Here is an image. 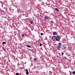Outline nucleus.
Here are the masks:
<instances>
[{
    "label": "nucleus",
    "mask_w": 75,
    "mask_h": 75,
    "mask_svg": "<svg viewBox=\"0 0 75 75\" xmlns=\"http://www.w3.org/2000/svg\"><path fill=\"white\" fill-rule=\"evenodd\" d=\"M52 39L54 41H59L60 40L59 36H57V37L55 36H53L52 37Z\"/></svg>",
    "instance_id": "obj_1"
},
{
    "label": "nucleus",
    "mask_w": 75,
    "mask_h": 75,
    "mask_svg": "<svg viewBox=\"0 0 75 75\" xmlns=\"http://www.w3.org/2000/svg\"><path fill=\"white\" fill-rule=\"evenodd\" d=\"M53 35H55L58 34V33L55 31H54V32H53Z\"/></svg>",
    "instance_id": "obj_2"
},
{
    "label": "nucleus",
    "mask_w": 75,
    "mask_h": 75,
    "mask_svg": "<svg viewBox=\"0 0 75 75\" xmlns=\"http://www.w3.org/2000/svg\"><path fill=\"white\" fill-rule=\"evenodd\" d=\"M61 48V46H57V48L58 50H60V48Z\"/></svg>",
    "instance_id": "obj_3"
},
{
    "label": "nucleus",
    "mask_w": 75,
    "mask_h": 75,
    "mask_svg": "<svg viewBox=\"0 0 75 75\" xmlns=\"http://www.w3.org/2000/svg\"><path fill=\"white\" fill-rule=\"evenodd\" d=\"M45 20H47V19H48V17L47 16H46L45 17Z\"/></svg>",
    "instance_id": "obj_4"
},
{
    "label": "nucleus",
    "mask_w": 75,
    "mask_h": 75,
    "mask_svg": "<svg viewBox=\"0 0 75 75\" xmlns=\"http://www.w3.org/2000/svg\"><path fill=\"white\" fill-rule=\"evenodd\" d=\"M55 10H56V11H59V10H58V9L57 8H55Z\"/></svg>",
    "instance_id": "obj_5"
},
{
    "label": "nucleus",
    "mask_w": 75,
    "mask_h": 75,
    "mask_svg": "<svg viewBox=\"0 0 75 75\" xmlns=\"http://www.w3.org/2000/svg\"><path fill=\"white\" fill-rule=\"evenodd\" d=\"M2 44H6V42H2Z\"/></svg>",
    "instance_id": "obj_6"
},
{
    "label": "nucleus",
    "mask_w": 75,
    "mask_h": 75,
    "mask_svg": "<svg viewBox=\"0 0 75 75\" xmlns=\"http://www.w3.org/2000/svg\"><path fill=\"white\" fill-rule=\"evenodd\" d=\"M67 47H66V46H64V49L65 50H66V49H67Z\"/></svg>",
    "instance_id": "obj_7"
},
{
    "label": "nucleus",
    "mask_w": 75,
    "mask_h": 75,
    "mask_svg": "<svg viewBox=\"0 0 75 75\" xmlns=\"http://www.w3.org/2000/svg\"><path fill=\"white\" fill-rule=\"evenodd\" d=\"M27 47H28V48H31V46L29 45H27Z\"/></svg>",
    "instance_id": "obj_8"
},
{
    "label": "nucleus",
    "mask_w": 75,
    "mask_h": 75,
    "mask_svg": "<svg viewBox=\"0 0 75 75\" xmlns=\"http://www.w3.org/2000/svg\"><path fill=\"white\" fill-rule=\"evenodd\" d=\"M30 24H33V21H31L30 23Z\"/></svg>",
    "instance_id": "obj_9"
},
{
    "label": "nucleus",
    "mask_w": 75,
    "mask_h": 75,
    "mask_svg": "<svg viewBox=\"0 0 75 75\" xmlns=\"http://www.w3.org/2000/svg\"><path fill=\"white\" fill-rule=\"evenodd\" d=\"M26 75H28V74H29V72H28V71H27L26 72Z\"/></svg>",
    "instance_id": "obj_10"
},
{
    "label": "nucleus",
    "mask_w": 75,
    "mask_h": 75,
    "mask_svg": "<svg viewBox=\"0 0 75 75\" xmlns=\"http://www.w3.org/2000/svg\"><path fill=\"white\" fill-rule=\"evenodd\" d=\"M72 74H73L74 75H75V71H73L72 72Z\"/></svg>",
    "instance_id": "obj_11"
},
{
    "label": "nucleus",
    "mask_w": 75,
    "mask_h": 75,
    "mask_svg": "<svg viewBox=\"0 0 75 75\" xmlns=\"http://www.w3.org/2000/svg\"><path fill=\"white\" fill-rule=\"evenodd\" d=\"M3 50L4 51H6V49H5V48H3Z\"/></svg>",
    "instance_id": "obj_12"
},
{
    "label": "nucleus",
    "mask_w": 75,
    "mask_h": 75,
    "mask_svg": "<svg viewBox=\"0 0 75 75\" xmlns=\"http://www.w3.org/2000/svg\"><path fill=\"white\" fill-rule=\"evenodd\" d=\"M16 75H19V73H16Z\"/></svg>",
    "instance_id": "obj_13"
},
{
    "label": "nucleus",
    "mask_w": 75,
    "mask_h": 75,
    "mask_svg": "<svg viewBox=\"0 0 75 75\" xmlns=\"http://www.w3.org/2000/svg\"><path fill=\"white\" fill-rule=\"evenodd\" d=\"M62 44V43H59V45H61Z\"/></svg>",
    "instance_id": "obj_14"
},
{
    "label": "nucleus",
    "mask_w": 75,
    "mask_h": 75,
    "mask_svg": "<svg viewBox=\"0 0 75 75\" xmlns=\"http://www.w3.org/2000/svg\"><path fill=\"white\" fill-rule=\"evenodd\" d=\"M37 60V58H35L34 59V61H36Z\"/></svg>",
    "instance_id": "obj_15"
},
{
    "label": "nucleus",
    "mask_w": 75,
    "mask_h": 75,
    "mask_svg": "<svg viewBox=\"0 0 75 75\" xmlns=\"http://www.w3.org/2000/svg\"><path fill=\"white\" fill-rule=\"evenodd\" d=\"M40 35H44V34H43V33H41L40 34Z\"/></svg>",
    "instance_id": "obj_16"
},
{
    "label": "nucleus",
    "mask_w": 75,
    "mask_h": 75,
    "mask_svg": "<svg viewBox=\"0 0 75 75\" xmlns=\"http://www.w3.org/2000/svg\"><path fill=\"white\" fill-rule=\"evenodd\" d=\"M40 47H41V46H42V44L40 43Z\"/></svg>",
    "instance_id": "obj_17"
},
{
    "label": "nucleus",
    "mask_w": 75,
    "mask_h": 75,
    "mask_svg": "<svg viewBox=\"0 0 75 75\" xmlns=\"http://www.w3.org/2000/svg\"><path fill=\"white\" fill-rule=\"evenodd\" d=\"M64 59H67V58H66V57H64V58H63Z\"/></svg>",
    "instance_id": "obj_18"
},
{
    "label": "nucleus",
    "mask_w": 75,
    "mask_h": 75,
    "mask_svg": "<svg viewBox=\"0 0 75 75\" xmlns=\"http://www.w3.org/2000/svg\"><path fill=\"white\" fill-rule=\"evenodd\" d=\"M24 35V34H23L22 35V37H24V35Z\"/></svg>",
    "instance_id": "obj_19"
},
{
    "label": "nucleus",
    "mask_w": 75,
    "mask_h": 75,
    "mask_svg": "<svg viewBox=\"0 0 75 75\" xmlns=\"http://www.w3.org/2000/svg\"><path fill=\"white\" fill-rule=\"evenodd\" d=\"M25 72H28V69H26L25 70Z\"/></svg>",
    "instance_id": "obj_20"
},
{
    "label": "nucleus",
    "mask_w": 75,
    "mask_h": 75,
    "mask_svg": "<svg viewBox=\"0 0 75 75\" xmlns=\"http://www.w3.org/2000/svg\"><path fill=\"white\" fill-rule=\"evenodd\" d=\"M62 55H64V53H63V52L62 53Z\"/></svg>",
    "instance_id": "obj_21"
},
{
    "label": "nucleus",
    "mask_w": 75,
    "mask_h": 75,
    "mask_svg": "<svg viewBox=\"0 0 75 75\" xmlns=\"http://www.w3.org/2000/svg\"><path fill=\"white\" fill-rule=\"evenodd\" d=\"M51 23H54V22L52 21H51Z\"/></svg>",
    "instance_id": "obj_22"
}]
</instances>
